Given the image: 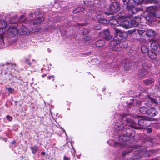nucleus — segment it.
I'll return each instance as SVG.
<instances>
[{
    "instance_id": "7",
    "label": "nucleus",
    "mask_w": 160,
    "mask_h": 160,
    "mask_svg": "<svg viewBox=\"0 0 160 160\" xmlns=\"http://www.w3.org/2000/svg\"><path fill=\"white\" fill-rule=\"evenodd\" d=\"M114 30L116 33V35L114 37V40H118V42H120L123 38V33L121 32L120 30L116 28H114Z\"/></svg>"
},
{
    "instance_id": "28",
    "label": "nucleus",
    "mask_w": 160,
    "mask_h": 160,
    "mask_svg": "<svg viewBox=\"0 0 160 160\" xmlns=\"http://www.w3.org/2000/svg\"><path fill=\"white\" fill-rule=\"evenodd\" d=\"M18 21V18L17 16V15L15 16L13 18H12L11 20L9 21L10 23L15 24Z\"/></svg>"
},
{
    "instance_id": "24",
    "label": "nucleus",
    "mask_w": 160,
    "mask_h": 160,
    "mask_svg": "<svg viewBox=\"0 0 160 160\" xmlns=\"http://www.w3.org/2000/svg\"><path fill=\"white\" fill-rule=\"evenodd\" d=\"M155 34V31L152 29L148 30L146 33V35L148 37L153 36H154Z\"/></svg>"
},
{
    "instance_id": "3",
    "label": "nucleus",
    "mask_w": 160,
    "mask_h": 160,
    "mask_svg": "<svg viewBox=\"0 0 160 160\" xmlns=\"http://www.w3.org/2000/svg\"><path fill=\"white\" fill-rule=\"evenodd\" d=\"M16 26L17 24L15 26L11 25L9 26V28L8 29L6 35L8 38H11L13 37L17 33H18V30L16 28Z\"/></svg>"
},
{
    "instance_id": "41",
    "label": "nucleus",
    "mask_w": 160,
    "mask_h": 160,
    "mask_svg": "<svg viewBox=\"0 0 160 160\" xmlns=\"http://www.w3.org/2000/svg\"><path fill=\"white\" fill-rule=\"evenodd\" d=\"M141 50H146L147 49V47L144 45H142L141 46Z\"/></svg>"
},
{
    "instance_id": "22",
    "label": "nucleus",
    "mask_w": 160,
    "mask_h": 160,
    "mask_svg": "<svg viewBox=\"0 0 160 160\" xmlns=\"http://www.w3.org/2000/svg\"><path fill=\"white\" fill-rule=\"evenodd\" d=\"M96 18L100 20H101L103 18V13L101 11L96 12Z\"/></svg>"
},
{
    "instance_id": "51",
    "label": "nucleus",
    "mask_w": 160,
    "mask_h": 160,
    "mask_svg": "<svg viewBox=\"0 0 160 160\" xmlns=\"http://www.w3.org/2000/svg\"><path fill=\"white\" fill-rule=\"evenodd\" d=\"M129 152H125H125H123V156L125 155L126 154H127Z\"/></svg>"
},
{
    "instance_id": "46",
    "label": "nucleus",
    "mask_w": 160,
    "mask_h": 160,
    "mask_svg": "<svg viewBox=\"0 0 160 160\" xmlns=\"http://www.w3.org/2000/svg\"><path fill=\"white\" fill-rule=\"evenodd\" d=\"M60 128L62 130V131L65 133V134L66 135L67 137V135L66 133V132H65V130L62 127H61Z\"/></svg>"
},
{
    "instance_id": "60",
    "label": "nucleus",
    "mask_w": 160,
    "mask_h": 160,
    "mask_svg": "<svg viewBox=\"0 0 160 160\" xmlns=\"http://www.w3.org/2000/svg\"><path fill=\"white\" fill-rule=\"evenodd\" d=\"M137 118H140V116H137Z\"/></svg>"
},
{
    "instance_id": "63",
    "label": "nucleus",
    "mask_w": 160,
    "mask_h": 160,
    "mask_svg": "<svg viewBox=\"0 0 160 160\" xmlns=\"http://www.w3.org/2000/svg\"><path fill=\"white\" fill-rule=\"evenodd\" d=\"M159 108H160V106H159Z\"/></svg>"
},
{
    "instance_id": "23",
    "label": "nucleus",
    "mask_w": 160,
    "mask_h": 160,
    "mask_svg": "<svg viewBox=\"0 0 160 160\" xmlns=\"http://www.w3.org/2000/svg\"><path fill=\"white\" fill-rule=\"evenodd\" d=\"M129 22L128 20L122 21V26L124 28H127L130 27Z\"/></svg>"
},
{
    "instance_id": "49",
    "label": "nucleus",
    "mask_w": 160,
    "mask_h": 160,
    "mask_svg": "<svg viewBox=\"0 0 160 160\" xmlns=\"http://www.w3.org/2000/svg\"><path fill=\"white\" fill-rule=\"evenodd\" d=\"M123 44H125L126 46V47H127V43L126 42H123L122 43H120V45H123Z\"/></svg>"
},
{
    "instance_id": "48",
    "label": "nucleus",
    "mask_w": 160,
    "mask_h": 160,
    "mask_svg": "<svg viewBox=\"0 0 160 160\" xmlns=\"http://www.w3.org/2000/svg\"><path fill=\"white\" fill-rule=\"evenodd\" d=\"M63 158H64V160H69V159L68 158L65 156H64V157Z\"/></svg>"
},
{
    "instance_id": "4",
    "label": "nucleus",
    "mask_w": 160,
    "mask_h": 160,
    "mask_svg": "<svg viewBox=\"0 0 160 160\" xmlns=\"http://www.w3.org/2000/svg\"><path fill=\"white\" fill-rule=\"evenodd\" d=\"M40 12V11H38L35 12V15L37 17L38 19L37 20H30V23H32L33 25H34L37 24L41 23L44 21V18L42 16L41 17H40V16H39V17H38L37 16V14H39Z\"/></svg>"
},
{
    "instance_id": "56",
    "label": "nucleus",
    "mask_w": 160,
    "mask_h": 160,
    "mask_svg": "<svg viewBox=\"0 0 160 160\" xmlns=\"http://www.w3.org/2000/svg\"><path fill=\"white\" fill-rule=\"evenodd\" d=\"M94 28L95 29H100V28Z\"/></svg>"
},
{
    "instance_id": "27",
    "label": "nucleus",
    "mask_w": 160,
    "mask_h": 160,
    "mask_svg": "<svg viewBox=\"0 0 160 160\" xmlns=\"http://www.w3.org/2000/svg\"><path fill=\"white\" fill-rule=\"evenodd\" d=\"M148 110V109L145 107H141L139 109L140 112L143 114H147Z\"/></svg>"
},
{
    "instance_id": "39",
    "label": "nucleus",
    "mask_w": 160,
    "mask_h": 160,
    "mask_svg": "<svg viewBox=\"0 0 160 160\" xmlns=\"http://www.w3.org/2000/svg\"><path fill=\"white\" fill-rule=\"evenodd\" d=\"M6 89L8 90V91L10 93H12L14 91V89L12 88H7Z\"/></svg>"
},
{
    "instance_id": "18",
    "label": "nucleus",
    "mask_w": 160,
    "mask_h": 160,
    "mask_svg": "<svg viewBox=\"0 0 160 160\" xmlns=\"http://www.w3.org/2000/svg\"><path fill=\"white\" fill-rule=\"evenodd\" d=\"M132 63L128 60L126 62L124 63V68L127 71H128L131 69L132 67Z\"/></svg>"
},
{
    "instance_id": "1",
    "label": "nucleus",
    "mask_w": 160,
    "mask_h": 160,
    "mask_svg": "<svg viewBox=\"0 0 160 160\" xmlns=\"http://www.w3.org/2000/svg\"><path fill=\"white\" fill-rule=\"evenodd\" d=\"M147 10L149 12V13L145 18L149 22H152L155 21L154 17L160 18V7L150 6L148 7Z\"/></svg>"
},
{
    "instance_id": "10",
    "label": "nucleus",
    "mask_w": 160,
    "mask_h": 160,
    "mask_svg": "<svg viewBox=\"0 0 160 160\" xmlns=\"http://www.w3.org/2000/svg\"><path fill=\"white\" fill-rule=\"evenodd\" d=\"M126 122L127 123V125L136 129H139L137 126V124L132 119H127Z\"/></svg>"
},
{
    "instance_id": "2",
    "label": "nucleus",
    "mask_w": 160,
    "mask_h": 160,
    "mask_svg": "<svg viewBox=\"0 0 160 160\" xmlns=\"http://www.w3.org/2000/svg\"><path fill=\"white\" fill-rule=\"evenodd\" d=\"M130 130L129 128H126L122 131V135H120L118 137V140L120 142L122 143L128 140V137L131 136Z\"/></svg>"
},
{
    "instance_id": "47",
    "label": "nucleus",
    "mask_w": 160,
    "mask_h": 160,
    "mask_svg": "<svg viewBox=\"0 0 160 160\" xmlns=\"http://www.w3.org/2000/svg\"><path fill=\"white\" fill-rule=\"evenodd\" d=\"M78 25L79 26H84L86 24L85 23H78Z\"/></svg>"
},
{
    "instance_id": "43",
    "label": "nucleus",
    "mask_w": 160,
    "mask_h": 160,
    "mask_svg": "<svg viewBox=\"0 0 160 160\" xmlns=\"http://www.w3.org/2000/svg\"><path fill=\"white\" fill-rule=\"evenodd\" d=\"M122 1L125 5H127L129 1V0H122Z\"/></svg>"
},
{
    "instance_id": "25",
    "label": "nucleus",
    "mask_w": 160,
    "mask_h": 160,
    "mask_svg": "<svg viewBox=\"0 0 160 160\" xmlns=\"http://www.w3.org/2000/svg\"><path fill=\"white\" fill-rule=\"evenodd\" d=\"M148 73V72L147 71L141 69L139 71V75L140 77H142L147 75Z\"/></svg>"
},
{
    "instance_id": "26",
    "label": "nucleus",
    "mask_w": 160,
    "mask_h": 160,
    "mask_svg": "<svg viewBox=\"0 0 160 160\" xmlns=\"http://www.w3.org/2000/svg\"><path fill=\"white\" fill-rule=\"evenodd\" d=\"M85 8L82 7H78L76 8L73 11L74 13L82 12L85 10Z\"/></svg>"
},
{
    "instance_id": "52",
    "label": "nucleus",
    "mask_w": 160,
    "mask_h": 160,
    "mask_svg": "<svg viewBox=\"0 0 160 160\" xmlns=\"http://www.w3.org/2000/svg\"><path fill=\"white\" fill-rule=\"evenodd\" d=\"M33 14L32 13H30L29 14V17H32V16Z\"/></svg>"
},
{
    "instance_id": "53",
    "label": "nucleus",
    "mask_w": 160,
    "mask_h": 160,
    "mask_svg": "<svg viewBox=\"0 0 160 160\" xmlns=\"http://www.w3.org/2000/svg\"><path fill=\"white\" fill-rule=\"evenodd\" d=\"M16 142L15 141H12V144H14Z\"/></svg>"
},
{
    "instance_id": "31",
    "label": "nucleus",
    "mask_w": 160,
    "mask_h": 160,
    "mask_svg": "<svg viewBox=\"0 0 160 160\" xmlns=\"http://www.w3.org/2000/svg\"><path fill=\"white\" fill-rule=\"evenodd\" d=\"M148 98L149 100H150L152 103L157 104L158 102V101L157 99H155L154 98L151 97L149 96H148Z\"/></svg>"
},
{
    "instance_id": "8",
    "label": "nucleus",
    "mask_w": 160,
    "mask_h": 160,
    "mask_svg": "<svg viewBox=\"0 0 160 160\" xmlns=\"http://www.w3.org/2000/svg\"><path fill=\"white\" fill-rule=\"evenodd\" d=\"M30 30L23 25H22L18 30V33L21 35L28 34L30 33Z\"/></svg>"
},
{
    "instance_id": "13",
    "label": "nucleus",
    "mask_w": 160,
    "mask_h": 160,
    "mask_svg": "<svg viewBox=\"0 0 160 160\" xmlns=\"http://www.w3.org/2000/svg\"><path fill=\"white\" fill-rule=\"evenodd\" d=\"M102 20L103 22L102 23L105 24H107V23H109L111 25H116L119 23L118 21L114 18H112L110 19L109 21L105 19Z\"/></svg>"
},
{
    "instance_id": "37",
    "label": "nucleus",
    "mask_w": 160,
    "mask_h": 160,
    "mask_svg": "<svg viewBox=\"0 0 160 160\" xmlns=\"http://www.w3.org/2000/svg\"><path fill=\"white\" fill-rule=\"evenodd\" d=\"M91 39V37L90 36H87L84 37V39L85 40L89 41Z\"/></svg>"
},
{
    "instance_id": "35",
    "label": "nucleus",
    "mask_w": 160,
    "mask_h": 160,
    "mask_svg": "<svg viewBox=\"0 0 160 160\" xmlns=\"http://www.w3.org/2000/svg\"><path fill=\"white\" fill-rule=\"evenodd\" d=\"M29 58H27L25 60V62L28 64L29 66H31L32 65V62L29 61Z\"/></svg>"
},
{
    "instance_id": "15",
    "label": "nucleus",
    "mask_w": 160,
    "mask_h": 160,
    "mask_svg": "<svg viewBox=\"0 0 160 160\" xmlns=\"http://www.w3.org/2000/svg\"><path fill=\"white\" fill-rule=\"evenodd\" d=\"M126 8L129 12L133 14L136 13L138 11V9L133 5H128L127 6Z\"/></svg>"
},
{
    "instance_id": "5",
    "label": "nucleus",
    "mask_w": 160,
    "mask_h": 160,
    "mask_svg": "<svg viewBox=\"0 0 160 160\" xmlns=\"http://www.w3.org/2000/svg\"><path fill=\"white\" fill-rule=\"evenodd\" d=\"M109 11L112 13L116 12L119 10V4L117 2H113L109 7Z\"/></svg>"
},
{
    "instance_id": "34",
    "label": "nucleus",
    "mask_w": 160,
    "mask_h": 160,
    "mask_svg": "<svg viewBox=\"0 0 160 160\" xmlns=\"http://www.w3.org/2000/svg\"><path fill=\"white\" fill-rule=\"evenodd\" d=\"M140 152H141V153H139V155H142V154H144L145 152H147V150L146 148H143L140 150Z\"/></svg>"
},
{
    "instance_id": "57",
    "label": "nucleus",
    "mask_w": 160,
    "mask_h": 160,
    "mask_svg": "<svg viewBox=\"0 0 160 160\" xmlns=\"http://www.w3.org/2000/svg\"><path fill=\"white\" fill-rule=\"evenodd\" d=\"M12 65L13 66H16V64H12Z\"/></svg>"
},
{
    "instance_id": "54",
    "label": "nucleus",
    "mask_w": 160,
    "mask_h": 160,
    "mask_svg": "<svg viewBox=\"0 0 160 160\" xmlns=\"http://www.w3.org/2000/svg\"><path fill=\"white\" fill-rule=\"evenodd\" d=\"M32 62H36V60H34V59H33L32 60Z\"/></svg>"
},
{
    "instance_id": "19",
    "label": "nucleus",
    "mask_w": 160,
    "mask_h": 160,
    "mask_svg": "<svg viewBox=\"0 0 160 160\" xmlns=\"http://www.w3.org/2000/svg\"><path fill=\"white\" fill-rule=\"evenodd\" d=\"M148 56L151 59H155L157 58V55L155 53L154 51H149Z\"/></svg>"
},
{
    "instance_id": "30",
    "label": "nucleus",
    "mask_w": 160,
    "mask_h": 160,
    "mask_svg": "<svg viewBox=\"0 0 160 160\" xmlns=\"http://www.w3.org/2000/svg\"><path fill=\"white\" fill-rule=\"evenodd\" d=\"M31 149L32 151V153L33 154L35 153L38 149V147L37 146H35L30 148Z\"/></svg>"
},
{
    "instance_id": "55",
    "label": "nucleus",
    "mask_w": 160,
    "mask_h": 160,
    "mask_svg": "<svg viewBox=\"0 0 160 160\" xmlns=\"http://www.w3.org/2000/svg\"><path fill=\"white\" fill-rule=\"evenodd\" d=\"M157 126H160V123H158L157 124Z\"/></svg>"
},
{
    "instance_id": "45",
    "label": "nucleus",
    "mask_w": 160,
    "mask_h": 160,
    "mask_svg": "<svg viewBox=\"0 0 160 160\" xmlns=\"http://www.w3.org/2000/svg\"><path fill=\"white\" fill-rule=\"evenodd\" d=\"M48 79H50L51 78H53L52 80L53 81L54 80V76L53 75L50 76L48 77Z\"/></svg>"
},
{
    "instance_id": "38",
    "label": "nucleus",
    "mask_w": 160,
    "mask_h": 160,
    "mask_svg": "<svg viewBox=\"0 0 160 160\" xmlns=\"http://www.w3.org/2000/svg\"><path fill=\"white\" fill-rule=\"evenodd\" d=\"M138 32L139 35H142L145 32V31L143 30H138Z\"/></svg>"
},
{
    "instance_id": "14",
    "label": "nucleus",
    "mask_w": 160,
    "mask_h": 160,
    "mask_svg": "<svg viewBox=\"0 0 160 160\" xmlns=\"http://www.w3.org/2000/svg\"><path fill=\"white\" fill-rule=\"evenodd\" d=\"M138 121V125L143 127L146 125V122L148 119L145 117H142Z\"/></svg>"
},
{
    "instance_id": "12",
    "label": "nucleus",
    "mask_w": 160,
    "mask_h": 160,
    "mask_svg": "<svg viewBox=\"0 0 160 160\" xmlns=\"http://www.w3.org/2000/svg\"><path fill=\"white\" fill-rule=\"evenodd\" d=\"M139 17H135L131 20V25L133 27H136L139 25Z\"/></svg>"
},
{
    "instance_id": "36",
    "label": "nucleus",
    "mask_w": 160,
    "mask_h": 160,
    "mask_svg": "<svg viewBox=\"0 0 160 160\" xmlns=\"http://www.w3.org/2000/svg\"><path fill=\"white\" fill-rule=\"evenodd\" d=\"M148 67L147 64H144L142 65V69L147 71L148 69Z\"/></svg>"
},
{
    "instance_id": "44",
    "label": "nucleus",
    "mask_w": 160,
    "mask_h": 160,
    "mask_svg": "<svg viewBox=\"0 0 160 160\" xmlns=\"http://www.w3.org/2000/svg\"><path fill=\"white\" fill-rule=\"evenodd\" d=\"M152 131V129L151 128H149L147 129V132L148 133H150V132H151Z\"/></svg>"
},
{
    "instance_id": "17",
    "label": "nucleus",
    "mask_w": 160,
    "mask_h": 160,
    "mask_svg": "<svg viewBox=\"0 0 160 160\" xmlns=\"http://www.w3.org/2000/svg\"><path fill=\"white\" fill-rule=\"evenodd\" d=\"M124 127V125L122 121H120L119 123L118 122L116 123L115 125V128L118 130L122 129Z\"/></svg>"
},
{
    "instance_id": "50",
    "label": "nucleus",
    "mask_w": 160,
    "mask_h": 160,
    "mask_svg": "<svg viewBox=\"0 0 160 160\" xmlns=\"http://www.w3.org/2000/svg\"><path fill=\"white\" fill-rule=\"evenodd\" d=\"M45 152H42L41 153V155L42 156H44L45 155Z\"/></svg>"
},
{
    "instance_id": "6",
    "label": "nucleus",
    "mask_w": 160,
    "mask_h": 160,
    "mask_svg": "<svg viewBox=\"0 0 160 160\" xmlns=\"http://www.w3.org/2000/svg\"><path fill=\"white\" fill-rule=\"evenodd\" d=\"M7 23L3 20L0 21V42L2 41V37L4 34V29L6 27Z\"/></svg>"
},
{
    "instance_id": "33",
    "label": "nucleus",
    "mask_w": 160,
    "mask_h": 160,
    "mask_svg": "<svg viewBox=\"0 0 160 160\" xmlns=\"http://www.w3.org/2000/svg\"><path fill=\"white\" fill-rule=\"evenodd\" d=\"M24 17V15H22L21 16L20 18V22H23L25 23H30V21H28V20H25L24 21H23V20H21V19L22 18H23V17Z\"/></svg>"
},
{
    "instance_id": "58",
    "label": "nucleus",
    "mask_w": 160,
    "mask_h": 160,
    "mask_svg": "<svg viewBox=\"0 0 160 160\" xmlns=\"http://www.w3.org/2000/svg\"><path fill=\"white\" fill-rule=\"evenodd\" d=\"M46 76V74H44V75H42V77H44V76Z\"/></svg>"
},
{
    "instance_id": "11",
    "label": "nucleus",
    "mask_w": 160,
    "mask_h": 160,
    "mask_svg": "<svg viewBox=\"0 0 160 160\" xmlns=\"http://www.w3.org/2000/svg\"><path fill=\"white\" fill-rule=\"evenodd\" d=\"M118 40H114V37L113 38V40L110 42V45L111 47L112 50H117L118 49V44L120 43V42H118Z\"/></svg>"
},
{
    "instance_id": "21",
    "label": "nucleus",
    "mask_w": 160,
    "mask_h": 160,
    "mask_svg": "<svg viewBox=\"0 0 160 160\" xmlns=\"http://www.w3.org/2000/svg\"><path fill=\"white\" fill-rule=\"evenodd\" d=\"M108 143L111 146H116L119 144H122V143H121H121L120 142H119L117 143V142H116L113 141V140H111V139L109 140L108 141Z\"/></svg>"
},
{
    "instance_id": "40",
    "label": "nucleus",
    "mask_w": 160,
    "mask_h": 160,
    "mask_svg": "<svg viewBox=\"0 0 160 160\" xmlns=\"http://www.w3.org/2000/svg\"><path fill=\"white\" fill-rule=\"evenodd\" d=\"M135 31V29H133V30H128V32L129 34H131L134 32Z\"/></svg>"
},
{
    "instance_id": "61",
    "label": "nucleus",
    "mask_w": 160,
    "mask_h": 160,
    "mask_svg": "<svg viewBox=\"0 0 160 160\" xmlns=\"http://www.w3.org/2000/svg\"><path fill=\"white\" fill-rule=\"evenodd\" d=\"M6 63L7 64H10V63H8V62H6Z\"/></svg>"
},
{
    "instance_id": "29",
    "label": "nucleus",
    "mask_w": 160,
    "mask_h": 160,
    "mask_svg": "<svg viewBox=\"0 0 160 160\" xmlns=\"http://www.w3.org/2000/svg\"><path fill=\"white\" fill-rule=\"evenodd\" d=\"M153 82L152 79H147L143 81V83L146 85H149Z\"/></svg>"
},
{
    "instance_id": "62",
    "label": "nucleus",
    "mask_w": 160,
    "mask_h": 160,
    "mask_svg": "<svg viewBox=\"0 0 160 160\" xmlns=\"http://www.w3.org/2000/svg\"><path fill=\"white\" fill-rule=\"evenodd\" d=\"M148 102H147V105H148Z\"/></svg>"
},
{
    "instance_id": "9",
    "label": "nucleus",
    "mask_w": 160,
    "mask_h": 160,
    "mask_svg": "<svg viewBox=\"0 0 160 160\" xmlns=\"http://www.w3.org/2000/svg\"><path fill=\"white\" fill-rule=\"evenodd\" d=\"M102 35L104 36V38L107 40H109L112 38V36L110 34L109 30L106 29L102 31Z\"/></svg>"
},
{
    "instance_id": "42",
    "label": "nucleus",
    "mask_w": 160,
    "mask_h": 160,
    "mask_svg": "<svg viewBox=\"0 0 160 160\" xmlns=\"http://www.w3.org/2000/svg\"><path fill=\"white\" fill-rule=\"evenodd\" d=\"M6 118L9 121H11L12 120V117L9 115L7 116Z\"/></svg>"
},
{
    "instance_id": "59",
    "label": "nucleus",
    "mask_w": 160,
    "mask_h": 160,
    "mask_svg": "<svg viewBox=\"0 0 160 160\" xmlns=\"http://www.w3.org/2000/svg\"><path fill=\"white\" fill-rule=\"evenodd\" d=\"M83 2H84V4H86V2H85V1H83Z\"/></svg>"
},
{
    "instance_id": "32",
    "label": "nucleus",
    "mask_w": 160,
    "mask_h": 160,
    "mask_svg": "<svg viewBox=\"0 0 160 160\" xmlns=\"http://www.w3.org/2000/svg\"><path fill=\"white\" fill-rule=\"evenodd\" d=\"M90 32V30L89 29L87 28H85L84 29L83 33L84 35L88 34Z\"/></svg>"
},
{
    "instance_id": "20",
    "label": "nucleus",
    "mask_w": 160,
    "mask_h": 160,
    "mask_svg": "<svg viewBox=\"0 0 160 160\" xmlns=\"http://www.w3.org/2000/svg\"><path fill=\"white\" fill-rule=\"evenodd\" d=\"M105 44V42L103 40H99L96 42V45L97 47H100L103 46Z\"/></svg>"
},
{
    "instance_id": "16",
    "label": "nucleus",
    "mask_w": 160,
    "mask_h": 160,
    "mask_svg": "<svg viewBox=\"0 0 160 160\" xmlns=\"http://www.w3.org/2000/svg\"><path fill=\"white\" fill-rule=\"evenodd\" d=\"M157 114V112L155 109L151 108L149 109H148L147 114L149 115L152 117H154Z\"/></svg>"
}]
</instances>
